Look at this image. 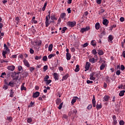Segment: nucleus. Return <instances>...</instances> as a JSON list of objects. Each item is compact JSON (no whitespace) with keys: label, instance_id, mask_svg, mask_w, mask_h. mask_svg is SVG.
I'll use <instances>...</instances> for the list:
<instances>
[{"label":"nucleus","instance_id":"obj_30","mask_svg":"<svg viewBox=\"0 0 125 125\" xmlns=\"http://www.w3.org/2000/svg\"><path fill=\"white\" fill-rule=\"evenodd\" d=\"M65 16H66V13H62L61 14L60 17L62 18V19H64Z\"/></svg>","mask_w":125,"mask_h":125},{"label":"nucleus","instance_id":"obj_56","mask_svg":"<svg viewBox=\"0 0 125 125\" xmlns=\"http://www.w3.org/2000/svg\"><path fill=\"white\" fill-rule=\"evenodd\" d=\"M91 108H92V104H89L87 107L88 110H90Z\"/></svg>","mask_w":125,"mask_h":125},{"label":"nucleus","instance_id":"obj_4","mask_svg":"<svg viewBox=\"0 0 125 125\" xmlns=\"http://www.w3.org/2000/svg\"><path fill=\"white\" fill-rule=\"evenodd\" d=\"M23 62L24 63V66L27 67V68H30V63H29V62L26 59L23 60Z\"/></svg>","mask_w":125,"mask_h":125},{"label":"nucleus","instance_id":"obj_58","mask_svg":"<svg viewBox=\"0 0 125 125\" xmlns=\"http://www.w3.org/2000/svg\"><path fill=\"white\" fill-rule=\"evenodd\" d=\"M116 75H117V76H120V75H121V71L120 70H117L116 71Z\"/></svg>","mask_w":125,"mask_h":125},{"label":"nucleus","instance_id":"obj_51","mask_svg":"<svg viewBox=\"0 0 125 125\" xmlns=\"http://www.w3.org/2000/svg\"><path fill=\"white\" fill-rule=\"evenodd\" d=\"M19 58H21V59H23V58H24L23 54H21L19 55Z\"/></svg>","mask_w":125,"mask_h":125},{"label":"nucleus","instance_id":"obj_12","mask_svg":"<svg viewBox=\"0 0 125 125\" xmlns=\"http://www.w3.org/2000/svg\"><path fill=\"white\" fill-rule=\"evenodd\" d=\"M66 59L67 60H71V58L72 57V56H71V54H70V53H66Z\"/></svg>","mask_w":125,"mask_h":125},{"label":"nucleus","instance_id":"obj_10","mask_svg":"<svg viewBox=\"0 0 125 125\" xmlns=\"http://www.w3.org/2000/svg\"><path fill=\"white\" fill-rule=\"evenodd\" d=\"M39 96H40V92H36L32 96L33 98H37V97H39Z\"/></svg>","mask_w":125,"mask_h":125},{"label":"nucleus","instance_id":"obj_52","mask_svg":"<svg viewBox=\"0 0 125 125\" xmlns=\"http://www.w3.org/2000/svg\"><path fill=\"white\" fill-rule=\"evenodd\" d=\"M90 80H91V81H95V77H94L92 76H90Z\"/></svg>","mask_w":125,"mask_h":125},{"label":"nucleus","instance_id":"obj_26","mask_svg":"<svg viewBox=\"0 0 125 125\" xmlns=\"http://www.w3.org/2000/svg\"><path fill=\"white\" fill-rule=\"evenodd\" d=\"M52 48H53V44H50L48 47V51H51L52 50Z\"/></svg>","mask_w":125,"mask_h":125},{"label":"nucleus","instance_id":"obj_17","mask_svg":"<svg viewBox=\"0 0 125 125\" xmlns=\"http://www.w3.org/2000/svg\"><path fill=\"white\" fill-rule=\"evenodd\" d=\"M103 99H104V102H105V101H108V100H109V99H110V96L105 95V96H104V97L103 98Z\"/></svg>","mask_w":125,"mask_h":125},{"label":"nucleus","instance_id":"obj_47","mask_svg":"<svg viewBox=\"0 0 125 125\" xmlns=\"http://www.w3.org/2000/svg\"><path fill=\"white\" fill-rule=\"evenodd\" d=\"M46 82L45 83L46 85H48V84H49V83H51V80H47V81H46Z\"/></svg>","mask_w":125,"mask_h":125},{"label":"nucleus","instance_id":"obj_40","mask_svg":"<svg viewBox=\"0 0 125 125\" xmlns=\"http://www.w3.org/2000/svg\"><path fill=\"white\" fill-rule=\"evenodd\" d=\"M104 68H105V64L103 63L101 66H100V70L101 71H102V70H104Z\"/></svg>","mask_w":125,"mask_h":125},{"label":"nucleus","instance_id":"obj_7","mask_svg":"<svg viewBox=\"0 0 125 125\" xmlns=\"http://www.w3.org/2000/svg\"><path fill=\"white\" fill-rule=\"evenodd\" d=\"M4 83L5 84L9 85V86H11V87H13V85H14V83H13V82H10L9 83H8L6 82V80H4Z\"/></svg>","mask_w":125,"mask_h":125},{"label":"nucleus","instance_id":"obj_20","mask_svg":"<svg viewBox=\"0 0 125 125\" xmlns=\"http://www.w3.org/2000/svg\"><path fill=\"white\" fill-rule=\"evenodd\" d=\"M97 110H100V109H101L102 108V105H101V104H97V105H96Z\"/></svg>","mask_w":125,"mask_h":125},{"label":"nucleus","instance_id":"obj_61","mask_svg":"<svg viewBox=\"0 0 125 125\" xmlns=\"http://www.w3.org/2000/svg\"><path fill=\"white\" fill-rule=\"evenodd\" d=\"M86 83H88V84H89V83H93V81H90V80H87L86 81Z\"/></svg>","mask_w":125,"mask_h":125},{"label":"nucleus","instance_id":"obj_31","mask_svg":"<svg viewBox=\"0 0 125 125\" xmlns=\"http://www.w3.org/2000/svg\"><path fill=\"white\" fill-rule=\"evenodd\" d=\"M51 20L52 21L57 20V18L55 17V15H53L51 16Z\"/></svg>","mask_w":125,"mask_h":125},{"label":"nucleus","instance_id":"obj_25","mask_svg":"<svg viewBox=\"0 0 125 125\" xmlns=\"http://www.w3.org/2000/svg\"><path fill=\"white\" fill-rule=\"evenodd\" d=\"M89 61L90 63H95V59L94 58H90L89 59Z\"/></svg>","mask_w":125,"mask_h":125},{"label":"nucleus","instance_id":"obj_1","mask_svg":"<svg viewBox=\"0 0 125 125\" xmlns=\"http://www.w3.org/2000/svg\"><path fill=\"white\" fill-rule=\"evenodd\" d=\"M77 113L78 111L77 110V109H74L72 111L69 112V114H70V117H71V120H72V121H74L75 117V118H77V116H76V115H77Z\"/></svg>","mask_w":125,"mask_h":125},{"label":"nucleus","instance_id":"obj_53","mask_svg":"<svg viewBox=\"0 0 125 125\" xmlns=\"http://www.w3.org/2000/svg\"><path fill=\"white\" fill-rule=\"evenodd\" d=\"M119 125H125V122H124V121H123V120L120 121V122H119Z\"/></svg>","mask_w":125,"mask_h":125},{"label":"nucleus","instance_id":"obj_18","mask_svg":"<svg viewBox=\"0 0 125 125\" xmlns=\"http://www.w3.org/2000/svg\"><path fill=\"white\" fill-rule=\"evenodd\" d=\"M95 29L96 30H99L100 29V23L99 22H97L95 24Z\"/></svg>","mask_w":125,"mask_h":125},{"label":"nucleus","instance_id":"obj_9","mask_svg":"<svg viewBox=\"0 0 125 125\" xmlns=\"http://www.w3.org/2000/svg\"><path fill=\"white\" fill-rule=\"evenodd\" d=\"M93 106L95 107L96 106V101H95V96H93V99L92 100Z\"/></svg>","mask_w":125,"mask_h":125},{"label":"nucleus","instance_id":"obj_16","mask_svg":"<svg viewBox=\"0 0 125 125\" xmlns=\"http://www.w3.org/2000/svg\"><path fill=\"white\" fill-rule=\"evenodd\" d=\"M108 23H109V21L107 19H104L103 21V25H105V26H107L108 25Z\"/></svg>","mask_w":125,"mask_h":125},{"label":"nucleus","instance_id":"obj_2","mask_svg":"<svg viewBox=\"0 0 125 125\" xmlns=\"http://www.w3.org/2000/svg\"><path fill=\"white\" fill-rule=\"evenodd\" d=\"M49 14L45 17V26L48 27L49 26V23H48V20H50V11L48 12Z\"/></svg>","mask_w":125,"mask_h":125},{"label":"nucleus","instance_id":"obj_24","mask_svg":"<svg viewBox=\"0 0 125 125\" xmlns=\"http://www.w3.org/2000/svg\"><path fill=\"white\" fill-rule=\"evenodd\" d=\"M105 81L107 83H111V80H110V78H109V76H106L105 77Z\"/></svg>","mask_w":125,"mask_h":125},{"label":"nucleus","instance_id":"obj_41","mask_svg":"<svg viewBox=\"0 0 125 125\" xmlns=\"http://www.w3.org/2000/svg\"><path fill=\"white\" fill-rule=\"evenodd\" d=\"M7 120L10 123H11V122H12V117H7Z\"/></svg>","mask_w":125,"mask_h":125},{"label":"nucleus","instance_id":"obj_59","mask_svg":"<svg viewBox=\"0 0 125 125\" xmlns=\"http://www.w3.org/2000/svg\"><path fill=\"white\" fill-rule=\"evenodd\" d=\"M121 22H124L125 21V18L124 17H121L120 19Z\"/></svg>","mask_w":125,"mask_h":125},{"label":"nucleus","instance_id":"obj_39","mask_svg":"<svg viewBox=\"0 0 125 125\" xmlns=\"http://www.w3.org/2000/svg\"><path fill=\"white\" fill-rule=\"evenodd\" d=\"M18 70L19 71V72L23 71V67H22V66L20 65L18 67Z\"/></svg>","mask_w":125,"mask_h":125},{"label":"nucleus","instance_id":"obj_21","mask_svg":"<svg viewBox=\"0 0 125 125\" xmlns=\"http://www.w3.org/2000/svg\"><path fill=\"white\" fill-rule=\"evenodd\" d=\"M125 90L121 91L119 94V96H121V97L124 96V95H125Z\"/></svg>","mask_w":125,"mask_h":125},{"label":"nucleus","instance_id":"obj_28","mask_svg":"<svg viewBox=\"0 0 125 125\" xmlns=\"http://www.w3.org/2000/svg\"><path fill=\"white\" fill-rule=\"evenodd\" d=\"M91 45H93V46H96V42L94 40H92L91 42Z\"/></svg>","mask_w":125,"mask_h":125},{"label":"nucleus","instance_id":"obj_11","mask_svg":"<svg viewBox=\"0 0 125 125\" xmlns=\"http://www.w3.org/2000/svg\"><path fill=\"white\" fill-rule=\"evenodd\" d=\"M7 69L10 71H14L15 70V66L14 65L8 66Z\"/></svg>","mask_w":125,"mask_h":125},{"label":"nucleus","instance_id":"obj_55","mask_svg":"<svg viewBox=\"0 0 125 125\" xmlns=\"http://www.w3.org/2000/svg\"><path fill=\"white\" fill-rule=\"evenodd\" d=\"M34 52H35V51H34L33 49L30 48V53H31V54H34Z\"/></svg>","mask_w":125,"mask_h":125},{"label":"nucleus","instance_id":"obj_15","mask_svg":"<svg viewBox=\"0 0 125 125\" xmlns=\"http://www.w3.org/2000/svg\"><path fill=\"white\" fill-rule=\"evenodd\" d=\"M97 51H98V54L100 56L103 55V54H104V52H103L102 50L98 49L97 50Z\"/></svg>","mask_w":125,"mask_h":125},{"label":"nucleus","instance_id":"obj_50","mask_svg":"<svg viewBox=\"0 0 125 125\" xmlns=\"http://www.w3.org/2000/svg\"><path fill=\"white\" fill-rule=\"evenodd\" d=\"M10 58H11L12 59L17 58V55H13L11 57H10Z\"/></svg>","mask_w":125,"mask_h":125},{"label":"nucleus","instance_id":"obj_5","mask_svg":"<svg viewBox=\"0 0 125 125\" xmlns=\"http://www.w3.org/2000/svg\"><path fill=\"white\" fill-rule=\"evenodd\" d=\"M76 22L75 21H68V24L69 25V27H74L76 26Z\"/></svg>","mask_w":125,"mask_h":125},{"label":"nucleus","instance_id":"obj_27","mask_svg":"<svg viewBox=\"0 0 125 125\" xmlns=\"http://www.w3.org/2000/svg\"><path fill=\"white\" fill-rule=\"evenodd\" d=\"M60 103H61V99H60V98L57 99L56 102V104L57 105H59Z\"/></svg>","mask_w":125,"mask_h":125},{"label":"nucleus","instance_id":"obj_29","mask_svg":"<svg viewBox=\"0 0 125 125\" xmlns=\"http://www.w3.org/2000/svg\"><path fill=\"white\" fill-rule=\"evenodd\" d=\"M49 79V76L48 75H46V76L44 77L43 79L44 82H47Z\"/></svg>","mask_w":125,"mask_h":125},{"label":"nucleus","instance_id":"obj_33","mask_svg":"<svg viewBox=\"0 0 125 125\" xmlns=\"http://www.w3.org/2000/svg\"><path fill=\"white\" fill-rule=\"evenodd\" d=\"M79 71H80V65H77L76 68L75 70V72H79Z\"/></svg>","mask_w":125,"mask_h":125},{"label":"nucleus","instance_id":"obj_62","mask_svg":"<svg viewBox=\"0 0 125 125\" xmlns=\"http://www.w3.org/2000/svg\"><path fill=\"white\" fill-rule=\"evenodd\" d=\"M35 104V102H31L30 105H29V107H33V105Z\"/></svg>","mask_w":125,"mask_h":125},{"label":"nucleus","instance_id":"obj_49","mask_svg":"<svg viewBox=\"0 0 125 125\" xmlns=\"http://www.w3.org/2000/svg\"><path fill=\"white\" fill-rule=\"evenodd\" d=\"M23 75L24 77H27V76H28L29 75V73L25 71L23 73Z\"/></svg>","mask_w":125,"mask_h":125},{"label":"nucleus","instance_id":"obj_13","mask_svg":"<svg viewBox=\"0 0 125 125\" xmlns=\"http://www.w3.org/2000/svg\"><path fill=\"white\" fill-rule=\"evenodd\" d=\"M69 78V74L66 73L65 76H63L62 77V81H65V80H67Z\"/></svg>","mask_w":125,"mask_h":125},{"label":"nucleus","instance_id":"obj_43","mask_svg":"<svg viewBox=\"0 0 125 125\" xmlns=\"http://www.w3.org/2000/svg\"><path fill=\"white\" fill-rule=\"evenodd\" d=\"M92 54H93L94 55H96L97 54V52L96 51V49H94L92 50Z\"/></svg>","mask_w":125,"mask_h":125},{"label":"nucleus","instance_id":"obj_42","mask_svg":"<svg viewBox=\"0 0 125 125\" xmlns=\"http://www.w3.org/2000/svg\"><path fill=\"white\" fill-rule=\"evenodd\" d=\"M42 59V56H36L35 57V60H40V59Z\"/></svg>","mask_w":125,"mask_h":125},{"label":"nucleus","instance_id":"obj_45","mask_svg":"<svg viewBox=\"0 0 125 125\" xmlns=\"http://www.w3.org/2000/svg\"><path fill=\"white\" fill-rule=\"evenodd\" d=\"M42 61L44 62L47 61V57L46 56L43 57Z\"/></svg>","mask_w":125,"mask_h":125},{"label":"nucleus","instance_id":"obj_34","mask_svg":"<svg viewBox=\"0 0 125 125\" xmlns=\"http://www.w3.org/2000/svg\"><path fill=\"white\" fill-rule=\"evenodd\" d=\"M54 56H55V54H50L48 56V58L49 59H51V58H52V57H54Z\"/></svg>","mask_w":125,"mask_h":125},{"label":"nucleus","instance_id":"obj_6","mask_svg":"<svg viewBox=\"0 0 125 125\" xmlns=\"http://www.w3.org/2000/svg\"><path fill=\"white\" fill-rule=\"evenodd\" d=\"M113 119V122L112 124L113 125H116L117 124H118L117 121V117H116V115H113L112 117Z\"/></svg>","mask_w":125,"mask_h":125},{"label":"nucleus","instance_id":"obj_38","mask_svg":"<svg viewBox=\"0 0 125 125\" xmlns=\"http://www.w3.org/2000/svg\"><path fill=\"white\" fill-rule=\"evenodd\" d=\"M104 12H105V10H104V9H101L99 11V13L100 15H101V14L104 13Z\"/></svg>","mask_w":125,"mask_h":125},{"label":"nucleus","instance_id":"obj_63","mask_svg":"<svg viewBox=\"0 0 125 125\" xmlns=\"http://www.w3.org/2000/svg\"><path fill=\"white\" fill-rule=\"evenodd\" d=\"M29 70H30V72H33V71H34V70H35V68L33 67H30L29 68Z\"/></svg>","mask_w":125,"mask_h":125},{"label":"nucleus","instance_id":"obj_44","mask_svg":"<svg viewBox=\"0 0 125 125\" xmlns=\"http://www.w3.org/2000/svg\"><path fill=\"white\" fill-rule=\"evenodd\" d=\"M63 106V103H62L60 104L59 107H58V109L59 110H61V109H62V107Z\"/></svg>","mask_w":125,"mask_h":125},{"label":"nucleus","instance_id":"obj_36","mask_svg":"<svg viewBox=\"0 0 125 125\" xmlns=\"http://www.w3.org/2000/svg\"><path fill=\"white\" fill-rule=\"evenodd\" d=\"M10 94V97H13V94H14V92L13 91V89L11 90Z\"/></svg>","mask_w":125,"mask_h":125},{"label":"nucleus","instance_id":"obj_37","mask_svg":"<svg viewBox=\"0 0 125 125\" xmlns=\"http://www.w3.org/2000/svg\"><path fill=\"white\" fill-rule=\"evenodd\" d=\"M117 27V25H112L111 26H110L109 27V31H112L113 30V29H114V28H116Z\"/></svg>","mask_w":125,"mask_h":125},{"label":"nucleus","instance_id":"obj_22","mask_svg":"<svg viewBox=\"0 0 125 125\" xmlns=\"http://www.w3.org/2000/svg\"><path fill=\"white\" fill-rule=\"evenodd\" d=\"M4 49H5L6 51L7 52H10V50H9V48H8V47H7V45H6V44L4 43Z\"/></svg>","mask_w":125,"mask_h":125},{"label":"nucleus","instance_id":"obj_3","mask_svg":"<svg viewBox=\"0 0 125 125\" xmlns=\"http://www.w3.org/2000/svg\"><path fill=\"white\" fill-rule=\"evenodd\" d=\"M89 30H90V27L86 26V27L81 28L80 32H81V33H83V34L84 32H87L88 31H89Z\"/></svg>","mask_w":125,"mask_h":125},{"label":"nucleus","instance_id":"obj_57","mask_svg":"<svg viewBox=\"0 0 125 125\" xmlns=\"http://www.w3.org/2000/svg\"><path fill=\"white\" fill-rule=\"evenodd\" d=\"M125 66L124 65H121V70L122 71H124V70H125Z\"/></svg>","mask_w":125,"mask_h":125},{"label":"nucleus","instance_id":"obj_60","mask_svg":"<svg viewBox=\"0 0 125 125\" xmlns=\"http://www.w3.org/2000/svg\"><path fill=\"white\" fill-rule=\"evenodd\" d=\"M87 45H88V43L86 42L83 44V47H86V46H87Z\"/></svg>","mask_w":125,"mask_h":125},{"label":"nucleus","instance_id":"obj_23","mask_svg":"<svg viewBox=\"0 0 125 125\" xmlns=\"http://www.w3.org/2000/svg\"><path fill=\"white\" fill-rule=\"evenodd\" d=\"M113 40H114V37H113V36L112 35H109L108 36V42H112V41H113Z\"/></svg>","mask_w":125,"mask_h":125},{"label":"nucleus","instance_id":"obj_14","mask_svg":"<svg viewBox=\"0 0 125 125\" xmlns=\"http://www.w3.org/2000/svg\"><path fill=\"white\" fill-rule=\"evenodd\" d=\"M53 76L55 81H58V80H59L57 73H54Z\"/></svg>","mask_w":125,"mask_h":125},{"label":"nucleus","instance_id":"obj_8","mask_svg":"<svg viewBox=\"0 0 125 125\" xmlns=\"http://www.w3.org/2000/svg\"><path fill=\"white\" fill-rule=\"evenodd\" d=\"M90 66V62H86L85 66V71H88L89 69V67Z\"/></svg>","mask_w":125,"mask_h":125},{"label":"nucleus","instance_id":"obj_35","mask_svg":"<svg viewBox=\"0 0 125 125\" xmlns=\"http://www.w3.org/2000/svg\"><path fill=\"white\" fill-rule=\"evenodd\" d=\"M67 27H64L62 28V30L61 31L62 34H64L65 33V31H66L67 30Z\"/></svg>","mask_w":125,"mask_h":125},{"label":"nucleus","instance_id":"obj_64","mask_svg":"<svg viewBox=\"0 0 125 125\" xmlns=\"http://www.w3.org/2000/svg\"><path fill=\"white\" fill-rule=\"evenodd\" d=\"M32 119L28 118L27 119V123H29L30 124V123H32Z\"/></svg>","mask_w":125,"mask_h":125},{"label":"nucleus","instance_id":"obj_32","mask_svg":"<svg viewBox=\"0 0 125 125\" xmlns=\"http://www.w3.org/2000/svg\"><path fill=\"white\" fill-rule=\"evenodd\" d=\"M21 91H23V90H25V91L27 90V88H26V87H24L23 85H21Z\"/></svg>","mask_w":125,"mask_h":125},{"label":"nucleus","instance_id":"obj_46","mask_svg":"<svg viewBox=\"0 0 125 125\" xmlns=\"http://www.w3.org/2000/svg\"><path fill=\"white\" fill-rule=\"evenodd\" d=\"M43 71L44 72H45V71H46V70H47V69H48V66H47V65H44L43 66Z\"/></svg>","mask_w":125,"mask_h":125},{"label":"nucleus","instance_id":"obj_19","mask_svg":"<svg viewBox=\"0 0 125 125\" xmlns=\"http://www.w3.org/2000/svg\"><path fill=\"white\" fill-rule=\"evenodd\" d=\"M77 99H78V97H74L72 99L71 101V104L73 105L74 103H75Z\"/></svg>","mask_w":125,"mask_h":125},{"label":"nucleus","instance_id":"obj_54","mask_svg":"<svg viewBox=\"0 0 125 125\" xmlns=\"http://www.w3.org/2000/svg\"><path fill=\"white\" fill-rule=\"evenodd\" d=\"M96 2L98 4H101V2H102V0H96Z\"/></svg>","mask_w":125,"mask_h":125},{"label":"nucleus","instance_id":"obj_48","mask_svg":"<svg viewBox=\"0 0 125 125\" xmlns=\"http://www.w3.org/2000/svg\"><path fill=\"white\" fill-rule=\"evenodd\" d=\"M6 75V73H5V72H2L1 74V75L0 76V78H2L3 79V78H4L3 77V76H5Z\"/></svg>","mask_w":125,"mask_h":125}]
</instances>
